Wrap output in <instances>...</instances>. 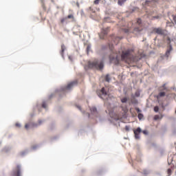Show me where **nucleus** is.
<instances>
[{
	"instance_id": "36",
	"label": "nucleus",
	"mask_w": 176,
	"mask_h": 176,
	"mask_svg": "<svg viewBox=\"0 0 176 176\" xmlns=\"http://www.w3.org/2000/svg\"><path fill=\"white\" fill-rule=\"evenodd\" d=\"M144 174H145L146 175L149 174V171L144 170Z\"/></svg>"
},
{
	"instance_id": "25",
	"label": "nucleus",
	"mask_w": 176,
	"mask_h": 176,
	"mask_svg": "<svg viewBox=\"0 0 176 176\" xmlns=\"http://www.w3.org/2000/svg\"><path fill=\"white\" fill-rule=\"evenodd\" d=\"M160 19V16H159V15L153 16L151 18V20H155V19Z\"/></svg>"
},
{
	"instance_id": "24",
	"label": "nucleus",
	"mask_w": 176,
	"mask_h": 176,
	"mask_svg": "<svg viewBox=\"0 0 176 176\" xmlns=\"http://www.w3.org/2000/svg\"><path fill=\"white\" fill-rule=\"evenodd\" d=\"M138 118L140 120H141V119H142V118H144V115H142V113H139L138 116Z\"/></svg>"
},
{
	"instance_id": "14",
	"label": "nucleus",
	"mask_w": 176,
	"mask_h": 176,
	"mask_svg": "<svg viewBox=\"0 0 176 176\" xmlns=\"http://www.w3.org/2000/svg\"><path fill=\"white\" fill-rule=\"evenodd\" d=\"M171 50H173V47L171 45H169V49L167 50L166 52V56L168 57L170 56V53L171 52Z\"/></svg>"
},
{
	"instance_id": "29",
	"label": "nucleus",
	"mask_w": 176,
	"mask_h": 176,
	"mask_svg": "<svg viewBox=\"0 0 176 176\" xmlns=\"http://www.w3.org/2000/svg\"><path fill=\"white\" fill-rule=\"evenodd\" d=\"M124 32H125L126 34H127V32H129L130 31V28L128 29H123Z\"/></svg>"
},
{
	"instance_id": "35",
	"label": "nucleus",
	"mask_w": 176,
	"mask_h": 176,
	"mask_svg": "<svg viewBox=\"0 0 176 176\" xmlns=\"http://www.w3.org/2000/svg\"><path fill=\"white\" fill-rule=\"evenodd\" d=\"M126 131H129L130 130V127L129 126H125Z\"/></svg>"
},
{
	"instance_id": "21",
	"label": "nucleus",
	"mask_w": 176,
	"mask_h": 176,
	"mask_svg": "<svg viewBox=\"0 0 176 176\" xmlns=\"http://www.w3.org/2000/svg\"><path fill=\"white\" fill-rule=\"evenodd\" d=\"M159 119H162V117H160V116L159 115H155L154 116V120H159Z\"/></svg>"
},
{
	"instance_id": "11",
	"label": "nucleus",
	"mask_w": 176,
	"mask_h": 176,
	"mask_svg": "<svg viewBox=\"0 0 176 176\" xmlns=\"http://www.w3.org/2000/svg\"><path fill=\"white\" fill-rule=\"evenodd\" d=\"M121 39H122V37H119V36L115 37V36H113V43H115V45H118V43H119V41Z\"/></svg>"
},
{
	"instance_id": "28",
	"label": "nucleus",
	"mask_w": 176,
	"mask_h": 176,
	"mask_svg": "<svg viewBox=\"0 0 176 176\" xmlns=\"http://www.w3.org/2000/svg\"><path fill=\"white\" fill-rule=\"evenodd\" d=\"M154 111H155V112H159V107L155 106V107H154Z\"/></svg>"
},
{
	"instance_id": "38",
	"label": "nucleus",
	"mask_w": 176,
	"mask_h": 176,
	"mask_svg": "<svg viewBox=\"0 0 176 176\" xmlns=\"http://www.w3.org/2000/svg\"><path fill=\"white\" fill-rule=\"evenodd\" d=\"M136 111H137L138 113L141 112V110L140 109H138V108L136 109Z\"/></svg>"
},
{
	"instance_id": "10",
	"label": "nucleus",
	"mask_w": 176,
	"mask_h": 176,
	"mask_svg": "<svg viewBox=\"0 0 176 176\" xmlns=\"http://www.w3.org/2000/svg\"><path fill=\"white\" fill-rule=\"evenodd\" d=\"M122 113L121 115V118H126V114L127 113V112H129V109L125 107H122Z\"/></svg>"
},
{
	"instance_id": "13",
	"label": "nucleus",
	"mask_w": 176,
	"mask_h": 176,
	"mask_svg": "<svg viewBox=\"0 0 176 176\" xmlns=\"http://www.w3.org/2000/svg\"><path fill=\"white\" fill-rule=\"evenodd\" d=\"M77 84H78L77 81L72 82L67 85L66 89H71V87H72L74 85H77Z\"/></svg>"
},
{
	"instance_id": "22",
	"label": "nucleus",
	"mask_w": 176,
	"mask_h": 176,
	"mask_svg": "<svg viewBox=\"0 0 176 176\" xmlns=\"http://www.w3.org/2000/svg\"><path fill=\"white\" fill-rule=\"evenodd\" d=\"M90 111H91V112H93V113H94L97 112V108H96V107H91V108L90 109Z\"/></svg>"
},
{
	"instance_id": "4",
	"label": "nucleus",
	"mask_w": 176,
	"mask_h": 176,
	"mask_svg": "<svg viewBox=\"0 0 176 176\" xmlns=\"http://www.w3.org/2000/svg\"><path fill=\"white\" fill-rule=\"evenodd\" d=\"M98 96L104 100V97L108 96V93L105 91V88L102 87L101 90L97 91Z\"/></svg>"
},
{
	"instance_id": "20",
	"label": "nucleus",
	"mask_w": 176,
	"mask_h": 176,
	"mask_svg": "<svg viewBox=\"0 0 176 176\" xmlns=\"http://www.w3.org/2000/svg\"><path fill=\"white\" fill-rule=\"evenodd\" d=\"M128 100H129V98H122V99H121V102H122L123 104H124V103H126V102H127V101H128Z\"/></svg>"
},
{
	"instance_id": "5",
	"label": "nucleus",
	"mask_w": 176,
	"mask_h": 176,
	"mask_svg": "<svg viewBox=\"0 0 176 176\" xmlns=\"http://www.w3.org/2000/svg\"><path fill=\"white\" fill-rule=\"evenodd\" d=\"M12 176H21V168L19 165H17L14 169Z\"/></svg>"
},
{
	"instance_id": "31",
	"label": "nucleus",
	"mask_w": 176,
	"mask_h": 176,
	"mask_svg": "<svg viewBox=\"0 0 176 176\" xmlns=\"http://www.w3.org/2000/svg\"><path fill=\"white\" fill-rule=\"evenodd\" d=\"M150 3H152V1H146V2H145V6H146L147 5H149Z\"/></svg>"
},
{
	"instance_id": "12",
	"label": "nucleus",
	"mask_w": 176,
	"mask_h": 176,
	"mask_svg": "<svg viewBox=\"0 0 176 176\" xmlns=\"http://www.w3.org/2000/svg\"><path fill=\"white\" fill-rule=\"evenodd\" d=\"M166 96V92L164 91H161L157 95V100L162 98V97H165Z\"/></svg>"
},
{
	"instance_id": "16",
	"label": "nucleus",
	"mask_w": 176,
	"mask_h": 176,
	"mask_svg": "<svg viewBox=\"0 0 176 176\" xmlns=\"http://www.w3.org/2000/svg\"><path fill=\"white\" fill-rule=\"evenodd\" d=\"M36 125L34 124H32V123H30V124H26L25 125V128L26 129V130H28V129H30V127H34Z\"/></svg>"
},
{
	"instance_id": "1",
	"label": "nucleus",
	"mask_w": 176,
	"mask_h": 176,
	"mask_svg": "<svg viewBox=\"0 0 176 176\" xmlns=\"http://www.w3.org/2000/svg\"><path fill=\"white\" fill-rule=\"evenodd\" d=\"M134 50L129 49L125 51H122L121 54L122 61H125V63H135V56H134Z\"/></svg>"
},
{
	"instance_id": "6",
	"label": "nucleus",
	"mask_w": 176,
	"mask_h": 176,
	"mask_svg": "<svg viewBox=\"0 0 176 176\" xmlns=\"http://www.w3.org/2000/svg\"><path fill=\"white\" fill-rule=\"evenodd\" d=\"M108 32H109V28L102 29L101 33L99 34L100 39H104L108 35Z\"/></svg>"
},
{
	"instance_id": "9",
	"label": "nucleus",
	"mask_w": 176,
	"mask_h": 176,
	"mask_svg": "<svg viewBox=\"0 0 176 176\" xmlns=\"http://www.w3.org/2000/svg\"><path fill=\"white\" fill-rule=\"evenodd\" d=\"M142 131L141 130V128L138 127L135 130L133 131V133L135 134V138L136 140H140V133Z\"/></svg>"
},
{
	"instance_id": "32",
	"label": "nucleus",
	"mask_w": 176,
	"mask_h": 176,
	"mask_svg": "<svg viewBox=\"0 0 176 176\" xmlns=\"http://www.w3.org/2000/svg\"><path fill=\"white\" fill-rule=\"evenodd\" d=\"M46 107H47V104H46V102H43V104H42V107L43 108H46Z\"/></svg>"
},
{
	"instance_id": "26",
	"label": "nucleus",
	"mask_w": 176,
	"mask_h": 176,
	"mask_svg": "<svg viewBox=\"0 0 176 176\" xmlns=\"http://www.w3.org/2000/svg\"><path fill=\"white\" fill-rule=\"evenodd\" d=\"M100 2H101V0H95L94 1V5H98V3H100Z\"/></svg>"
},
{
	"instance_id": "8",
	"label": "nucleus",
	"mask_w": 176,
	"mask_h": 176,
	"mask_svg": "<svg viewBox=\"0 0 176 176\" xmlns=\"http://www.w3.org/2000/svg\"><path fill=\"white\" fill-rule=\"evenodd\" d=\"M153 32L157 34L158 35H164L165 30L162 29V28H155L153 30Z\"/></svg>"
},
{
	"instance_id": "40",
	"label": "nucleus",
	"mask_w": 176,
	"mask_h": 176,
	"mask_svg": "<svg viewBox=\"0 0 176 176\" xmlns=\"http://www.w3.org/2000/svg\"><path fill=\"white\" fill-rule=\"evenodd\" d=\"M76 6H77L78 8L80 7V6L79 5V3H76Z\"/></svg>"
},
{
	"instance_id": "7",
	"label": "nucleus",
	"mask_w": 176,
	"mask_h": 176,
	"mask_svg": "<svg viewBox=\"0 0 176 176\" xmlns=\"http://www.w3.org/2000/svg\"><path fill=\"white\" fill-rule=\"evenodd\" d=\"M111 63H115V64H119V58L118 54H114L113 56L110 55L109 56Z\"/></svg>"
},
{
	"instance_id": "43",
	"label": "nucleus",
	"mask_w": 176,
	"mask_h": 176,
	"mask_svg": "<svg viewBox=\"0 0 176 176\" xmlns=\"http://www.w3.org/2000/svg\"><path fill=\"white\" fill-rule=\"evenodd\" d=\"M154 1V2H157V0H153Z\"/></svg>"
},
{
	"instance_id": "19",
	"label": "nucleus",
	"mask_w": 176,
	"mask_h": 176,
	"mask_svg": "<svg viewBox=\"0 0 176 176\" xmlns=\"http://www.w3.org/2000/svg\"><path fill=\"white\" fill-rule=\"evenodd\" d=\"M127 0H118V3L120 6H122V5L124 4V2H126Z\"/></svg>"
},
{
	"instance_id": "27",
	"label": "nucleus",
	"mask_w": 176,
	"mask_h": 176,
	"mask_svg": "<svg viewBox=\"0 0 176 176\" xmlns=\"http://www.w3.org/2000/svg\"><path fill=\"white\" fill-rule=\"evenodd\" d=\"M66 20H67V17H65V18H62V19H60V23H61L62 24H63V23H64Z\"/></svg>"
},
{
	"instance_id": "30",
	"label": "nucleus",
	"mask_w": 176,
	"mask_h": 176,
	"mask_svg": "<svg viewBox=\"0 0 176 176\" xmlns=\"http://www.w3.org/2000/svg\"><path fill=\"white\" fill-rule=\"evenodd\" d=\"M167 173H168V174L169 176L171 175V173H172L171 169H170V168H168V170H167Z\"/></svg>"
},
{
	"instance_id": "3",
	"label": "nucleus",
	"mask_w": 176,
	"mask_h": 176,
	"mask_svg": "<svg viewBox=\"0 0 176 176\" xmlns=\"http://www.w3.org/2000/svg\"><path fill=\"white\" fill-rule=\"evenodd\" d=\"M135 25L136 27L133 29L134 33L141 32L144 30V26L142 25V20H141V19H137Z\"/></svg>"
},
{
	"instance_id": "2",
	"label": "nucleus",
	"mask_w": 176,
	"mask_h": 176,
	"mask_svg": "<svg viewBox=\"0 0 176 176\" xmlns=\"http://www.w3.org/2000/svg\"><path fill=\"white\" fill-rule=\"evenodd\" d=\"M89 68H96V69H102L104 68V62L102 60H94L88 63Z\"/></svg>"
},
{
	"instance_id": "34",
	"label": "nucleus",
	"mask_w": 176,
	"mask_h": 176,
	"mask_svg": "<svg viewBox=\"0 0 176 176\" xmlns=\"http://www.w3.org/2000/svg\"><path fill=\"white\" fill-rule=\"evenodd\" d=\"M143 134H144V135H148V131L144 130L142 131Z\"/></svg>"
},
{
	"instance_id": "41",
	"label": "nucleus",
	"mask_w": 176,
	"mask_h": 176,
	"mask_svg": "<svg viewBox=\"0 0 176 176\" xmlns=\"http://www.w3.org/2000/svg\"><path fill=\"white\" fill-rule=\"evenodd\" d=\"M135 96H136V97H140V94L136 93Z\"/></svg>"
},
{
	"instance_id": "33",
	"label": "nucleus",
	"mask_w": 176,
	"mask_h": 176,
	"mask_svg": "<svg viewBox=\"0 0 176 176\" xmlns=\"http://www.w3.org/2000/svg\"><path fill=\"white\" fill-rule=\"evenodd\" d=\"M15 126H16V127H19V128L21 127V125L19 122L16 123Z\"/></svg>"
},
{
	"instance_id": "42",
	"label": "nucleus",
	"mask_w": 176,
	"mask_h": 176,
	"mask_svg": "<svg viewBox=\"0 0 176 176\" xmlns=\"http://www.w3.org/2000/svg\"><path fill=\"white\" fill-rule=\"evenodd\" d=\"M38 123H39V124H41V123H42V121H39Z\"/></svg>"
},
{
	"instance_id": "39",
	"label": "nucleus",
	"mask_w": 176,
	"mask_h": 176,
	"mask_svg": "<svg viewBox=\"0 0 176 176\" xmlns=\"http://www.w3.org/2000/svg\"><path fill=\"white\" fill-rule=\"evenodd\" d=\"M89 50H90V46H87V52H89Z\"/></svg>"
},
{
	"instance_id": "37",
	"label": "nucleus",
	"mask_w": 176,
	"mask_h": 176,
	"mask_svg": "<svg viewBox=\"0 0 176 176\" xmlns=\"http://www.w3.org/2000/svg\"><path fill=\"white\" fill-rule=\"evenodd\" d=\"M109 47H110V49H111V50H113V45H109Z\"/></svg>"
},
{
	"instance_id": "23",
	"label": "nucleus",
	"mask_w": 176,
	"mask_h": 176,
	"mask_svg": "<svg viewBox=\"0 0 176 176\" xmlns=\"http://www.w3.org/2000/svg\"><path fill=\"white\" fill-rule=\"evenodd\" d=\"M105 80H106V82H109L111 80V77H109V75L107 74L105 76Z\"/></svg>"
},
{
	"instance_id": "18",
	"label": "nucleus",
	"mask_w": 176,
	"mask_h": 176,
	"mask_svg": "<svg viewBox=\"0 0 176 176\" xmlns=\"http://www.w3.org/2000/svg\"><path fill=\"white\" fill-rule=\"evenodd\" d=\"M66 19H72V21H75V16H74V14H69L66 16Z\"/></svg>"
},
{
	"instance_id": "15",
	"label": "nucleus",
	"mask_w": 176,
	"mask_h": 176,
	"mask_svg": "<svg viewBox=\"0 0 176 176\" xmlns=\"http://www.w3.org/2000/svg\"><path fill=\"white\" fill-rule=\"evenodd\" d=\"M160 91H167V87H166V84H164L162 86L160 87L159 88Z\"/></svg>"
},
{
	"instance_id": "17",
	"label": "nucleus",
	"mask_w": 176,
	"mask_h": 176,
	"mask_svg": "<svg viewBox=\"0 0 176 176\" xmlns=\"http://www.w3.org/2000/svg\"><path fill=\"white\" fill-rule=\"evenodd\" d=\"M64 52H65V45L63 44L61 45V52H60L61 56H64Z\"/></svg>"
},
{
	"instance_id": "44",
	"label": "nucleus",
	"mask_w": 176,
	"mask_h": 176,
	"mask_svg": "<svg viewBox=\"0 0 176 176\" xmlns=\"http://www.w3.org/2000/svg\"><path fill=\"white\" fill-rule=\"evenodd\" d=\"M173 133H176V131H174V132Z\"/></svg>"
}]
</instances>
